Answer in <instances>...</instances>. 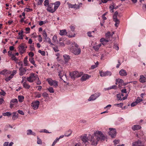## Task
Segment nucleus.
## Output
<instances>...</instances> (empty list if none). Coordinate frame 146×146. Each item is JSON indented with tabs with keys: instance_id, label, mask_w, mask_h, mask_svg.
<instances>
[{
	"instance_id": "1",
	"label": "nucleus",
	"mask_w": 146,
	"mask_h": 146,
	"mask_svg": "<svg viewBox=\"0 0 146 146\" xmlns=\"http://www.w3.org/2000/svg\"><path fill=\"white\" fill-rule=\"evenodd\" d=\"M89 141H90L91 145L95 146L97 144L99 141L96 136H95L94 133L92 135H91L89 134Z\"/></svg>"
},
{
	"instance_id": "2",
	"label": "nucleus",
	"mask_w": 146,
	"mask_h": 146,
	"mask_svg": "<svg viewBox=\"0 0 146 146\" xmlns=\"http://www.w3.org/2000/svg\"><path fill=\"white\" fill-rule=\"evenodd\" d=\"M94 133L95 136H96L98 141H102L105 139V137L102 134L101 131H96Z\"/></svg>"
},
{
	"instance_id": "3",
	"label": "nucleus",
	"mask_w": 146,
	"mask_h": 146,
	"mask_svg": "<svg viewBox=\"0 0 146 146\" xmlns=\"http://www.w3.org/2000/svg\"><path fill=\"white\" fill-rule=\"evenodd\" d=\"M37 78L39 80L37 75L32 73L30 74L29 76L27 78V80L28 82H32L36 80Z\"/></svg>"
},
{
	"instance_id": "4",
	"label": "nucleus",
	"mask_w": 146,
	"mask_h": 146,
	"mask_svg": "<svg viewBox=\"0 0 146 146\" xmlns=\"http://www.w3.org/2000/svg\"><path fill=\"white\" fill-rule=\"evenodd\" d=\"M83 74V72H79L78 71H74L70 73V75L71 78L72 79L76 78H78L82 76Z\"/></svg>"
},
{
	"instance_id": "5",
	"label": "nucleus",
	"mask_w": 146,
	"mask_h": 146,
	"mask_svg": "<svg viewBox=\"0 0 146 146\" xmlns=\"http://www.w3.org/2000/svg\"><path fill=\"white\" fill-rule=\"evenodd\" d=\"M100 95L101 94L100 93H96L92 94L88 100L89 101H94L99 97Z\"/></svg>"
},
{
	"instance_id": "6",
	"label": "nucleus",
	"mask_w": 146,
	"mask_h": 146,
	"mask_svg": "<svg viewBox=\"0 0 146 146\" xmlns=\"http://www.w3.org/2000/svg\"><path fill=\"white\" fill-rule=\"evenodd\" d=\"M109 129L110 130V131L108 133L109 135L112 138L115 137L116 136V133L115 129L112 128H109Z\"/></svg>"
},
{
	"instance_id": "7",
	"label": "nucleus",
	"mask_w": 146,
	"mask_h": 146,
	"mask_svg": "<svg viewBox=\"0 0 146 146\" xmlns=\"http://www.w3.org/2000/svg\"><path fill=\"white\" fill-rule=\"evenodd\" d=\"M47 81L49 84L51 86H53L55 87L58 86V82L55 80H53L50 78L47 79Z\"/></svg>"
},
{
	"instance_id": "8",
	"label": "nucleus",
	"mask_w": 146,
	"mask_h": 146,
	"mask_svg": "<svg viewBox=\"0 0 146 146\" xmlns=\"http://www.w3.org/2000/svg\"><path fill=\"white\" fill-rule=\"evenodd\" d=\"M40 102L38 101H36L32 102L31 104V106L34 110L37 109L39 107Z\"/></svg>"
},
{
	"instance_id": "9",
	"label": "nucleus",
	"mask_w": 146,
	"mask_h": 146,
	"mask_svg": "<svg viewBox=\"0 0 146 146\" xmlns=\"http://www.w3.org/2000/svg\"><path fill=\"white\" fill-rule=\"evenodd\" d=\"M19 70V75L20 76H22L25 73L26 71V68L20 67Z\"/></svg>"
},
{
	"instance_id": "10",
	"label": "nucleus",
	"mask_w": 146,
	"mask_h": 146,
	"mask_svg": "<svg viewBox=\"0 0 146 146\" xmlns=\"http://www.w3.org/2000/svg\"><path fill=\"white\" fill-rule=\"evenodd\" d=\"M132 146H144V145L142 143L141 141L138 140L137 141L132 143Z\"/></svg>"
},
{
	"instance_id": "11",
	"label": "nucleus",
	"mask_w": 146,
	"mask_h": 146,
	"mask_svg": "<svg viewBox=\"0 0 146 146\" xmlns=\"http://www.w3.org/2000/svg\"><path fill=\"white\" fill-rule=\"evenodd\" d=\"M111 75V72L108 71H107L105 72H100V76L102 77L106 76H110Z\"/></svg>"
},
{
	"instance_id": "12",
	"label": "nucleus",
	"mask_w": 146,
	"mask_h": 146,
	"mask_svg": "<svg viewBox=\"0 0 146 146\" xmlns=\"http://www.w3.org/2000/svg\"><path fill=\"white\" fill-rule=\"evenodd\" d=\"M72 52L75 55H78L81 52V49L80 48H73L72 50Z\"/></svg>"
},
{
	"instance_id": "13",
	"label": "nucleus",
	"mask_w": 146,
	"mask_h": 146,
	"mask_svg": "<svg viewBox=\"0 0 146 146\" xmlns=\"http://www.w3.org/2000/svg\"><path fill=\"white\" fill-rule=\"evenodd\" d=\"M91 77V76L88 74H83L81 78V80L82 81H84L88 79Z\"/></svg>"
},
{
	"instance_id": "14",
	"label": "nucleus",
	"mask_w": 146,
	"mask_h": 146,
	"mask_svg": "<svg viewBox=\"0 0 146 146\" xmlns=\"http://www.w3.org/2000/svg\"><path fill=\"white\" fill-rule=\"evenodd\" d=\"M89 134L87 136L86 134L84 135L83 136L82 138V141L85 143L87 142L88 141H89Z\"/></svg>"
},
{
	"instance_id": "15",
	"label": "nucleus",
	"mask_w": 146,
	"mask_h": 146,
	"mask_svg": "<svg viewBox=\"0 0 146 146\" xmlns=\"http://www.w3.org/2000/svg\"><path fill=\"white\" fill-rule=\"evenodd\" d=\"M128 96L127 94H126V95L123 98H121V95H120V94H118L117 95V100H124L125 99H126L127 98Z\"/></svg>"
},
{
	"instance_id": "16",
	"label": "nucleus",
	"mask_w": 146,
	"mask_h": 146,
	"mask_svg": "<svg viewBox=\"0 0 146 146\" xmlns=\"http://www.w3.org/2000/svg\"><path fill=\"white\" fill-rule=\"evenodd\" d=\"M53 5V4H50L47 7V8L46 10L50 13H53L54 12L53 9L52 7Z\"/></svg>"
},
{
	"instance_id": "17",
	"label": "nucleus",
	"mask_w": 146,
	"mask_h": 146,
	"mask_svg": "<svg viewBox=\"0 0 146 146\" xmlns=\"http://www.w3.org/2000/svg\"><path fill=\"white\" fill-rule=\"evenodd\" d=\"M119 74L122 76H125L127 75L126 70L124 69L121 70L119 72Z\"/></svg>"
},
{
	"instance_id": "18",
	"label": "nucleus",
	"mask_w": 146,
	"mask_h": 146,
	"mask_svg": "<svg viewBox=\"0 0 146 146\" xmlns=\"http://www.w3.org/2000/svg\"><path fill=\"white\" fill-rule=\"evenodd\" d=\"M68 6L70 8H74L76 9H77L80 8V6L77 5L76 4L72 5L71 4H69Z\"/></svg>"
},
{
	"instance_id": "19",
	"label": "nucleus",
	"mask_w": 146,
	"mask_h": 146,
	"mask_svg": "<svg viewBox=\"0 0 146 146\" xmlns=\"http://www.w3.org/2000/svg\"><path fill=\"white\" fill-rule=\"evenodd\" d=\"M25 44L23 43H21L19 45V50H26V49L25 48Z\"/></svg>"
},
{
	"instance_id": "20",
	"label": "nucleus",
	"mask_w": 146,
	"mask_h": 146,
	"mask_svg": "<svg viewBox=\"0 0 146 146\" xmlns=\"http://www.w3.org/2000/svg\"><path fill=\"white\" fill-rule=\"evenodd\" d=\"M114 34V32H113L111 33L110 32L108 31L106 34L105 35L107 38H110V37H111Z\"/></svg>"
},
{
	"instance_id": "21",
	"label": "nucleus",
	"mask_w": 146,
	"mask_h": 146,
	"mask_svg": "<svg viewBox=\"0 0 146 146\" xmlns=\"http://www.w3.org/2000/svg\"><path fill=\"white\" fill-rule=\"evenodd\" d=\"M146 77L143 75H141L140 76L139 81L142 83H144L146 82Z\"/></svg>"
},
{
	"instance_id": "22",
	"label": "nucleus",
	"mask_w": 146,
	"mask_h": 146,
	"mask_svg": "<svg viewBox=\"0 0 146 146\" xmlns=\"http://www.w3.org/2000/svg\"><path fill=\"white\" fill-rule=\"evenodd\" d=\"M63 57L64 58V60H65V63H67L70 59V57L68 55L64 54L63 55Z\"/></svg>"
},
{
	"instance_id": "23",
	"label": "nucleus",
	"mask_w": 146,
	"mask_h": 146,
	"mask_svg": "<svg viewBox=\"0 0 146 146\" xmlns=\"http://www.w3.org/2000/svg\"><path fill=\"white\" fill-rule=\"evenodd\" d=\"M141 127L138 125H134L132 127V129L133 131L140 129Z\"/></svg>"
},
{
	"instance_id": "24",
	"label": "nucleus",
	"mask_w": 146,
	"mask_h": 146,
	"mask_svg": "<svg viewBox=\"0 0 146 146\" xmlns=\"http://www.w3.org/2000/svg\"><path fill=\"white\" fill-rule=\"evenodd\" d=\"M60 31L59 34L61 36L66 35L67 34V32L65 29L60 30Z\"/></svg>"
},
{
	"instance_id": "25",
	"label": "nucleus",
	"mask_w": 146,
	"mask_h": 146,
	"mask_svg": "<svg viewBox=\"0 0 146 146\" xmlns=\"http://www.w3.org/2000/svg\"><path fill=\"white\" fill-rule=\"evenodd\" d=\"M23 86L25 89H29L30 87V86L26 82L23 83Z\"/></svg>"
},
{
	"instance_id": "26",
	"label": "nucleus",
	"mask_w": 146,
	"mask_h": 146,
	"mask_svg": "<svg viewBox=\"0 0 146 146\" xmlns=\"http://www.w3.org/2000/svg\"><path fill=\"white\" fill-rule=\"evenodd\" d=\"M120 83L121 84H124L123 81V80L121 79H118L116 80V84H118Z\"/></svg>"
},
{
	"instance_id": "27",
	"label": "nucleus",
	"mask_w": 146,
	"mask_h": 146,
	"mask_svg": "<svg viewBox=\"0 0 146 146\" xmlns=\"http://www.w3.org/2000/svg\"><path fill=\"white\" fill-rule=\"evenodd\" d=\"M29 61L30 62L31 64H33L35 67L37 65L35 63V61L34 60V58H33V57L30 58H29Z\"/></svg>"
},
{
	"instance_id": "28",
	"label": "nucleus",
	"mask_w": 146,
	"mask_h": 146,
	"mask_svg": "<svg viewBox=\"0 0 146 146\" xmlns=\"http://www.w3.org/2000/svg\"><path fill=\"white\" fill-rule=\"evenodd\" d=\"M72 133V131L70 129H69L68 130L66 131L65 133V136L66 137H68L70 136Z\"/></svg>"
},
{
	"instance_id": "29",
	"label": "nucleus",
	"mask_w": 146,
	"mask_h": 146,
	"mask_svg": "<svg viewBox=\"0 0 146 146\" xmlns=\"http://www.w3.org/2000/svg\"><path fill=\"white\" fill-rule=\"evenodd\" d=\"M13 115L12 116V119L13 120H15L18 118V114L16 112H13Z\"/></svg>"
},
{
	"instance_id": "30",
	"label": "nucleus",
	"mask_w": 146,
	"mask_h": 146,
	"mask_svg": "<svg viewBox=\"0 0 146 146\" xmlns=\"http://www.w3.org/2000/svg\"><path fill=\"white\" fill-rule=\"evenodd\" d=\"M3 115L4 116L9 117L11 115V113L10 112H7L3 113Z\"/></svg>"
},
{
	"instance_id": "31",
	"label": "nucleus",
	"mask_w": 146,
	"mask_h": 146,
	"mask_svg": "<svg viewBox=\"0 0 146 146\" xmlns=\"http://www.w3.org/2000/svg\"><path fill=\"white\" fill-rule=\"evenodd\" d=\"M18 99L19 102H21L23 101L24 100V97L23 96H18Z\"/></svg>"
},
{
	"instance_id": "32",
	"label": "nucleus",
	"mask_w": 146,
	"mask_h": 146,
	"mask_svg": "<svg viewBox=\"0 0 146 146\" xmlns=\"http://www.w3.org/2000/svg\"><path fill=\"white\" fill-rule=\"evenodd\" d=\"M11 58L12 60L15 61H16L18 60V59L15 57V55L14 54L11 56Z\"/></svg>"
},
{
	"instance_id": "33",
	"label": "nucleus",
	"mask_w": 146,
	"mask_h": 146,
	"mask_svg": "<svg viewBox=\"0 0 146 146\" xmlns=\"http://www.w3.org/2000/svg\"><path fill=\"white\" fill-rule=\"evenodd\" d=\"M13 76L12 75H11L9 77H7L5 79V80L6 82H8L10 80L13 78Z\"/></svg>"
},
{
	"instance_id": "34",
	"label": "nucleus",
	"mask_w": 146,
	"mask_h": 146,
	"mask_svg": "<svg viewBox=\"0 0 146 146\" xmlns=\"http://www.w3.org/2000/svg\"><path fill=\"white\" fill-rule=\"evenodd\" d=\"M47 90H48L50 93H54V92L53 88L51 87H49V88H47Z\"/></svg>"
},
{
	"instance_id": "35",
	"label": "nucleus",
	"mask_w": 146,
	"mask_h": 146,
	"mask_svg": "<svg viewBox=\"0 0 146 146\" xmlns=\"http://www.w3.org/2000/svg\"><path fill=\"white\" fill-rule=\"evenodd\" d=\"M98 62H97L95 64L92 65L91 67V69H94L95 68H96L97 67L98 65Z\"/></svg>"
},
{
	"instance_id": "36",
	"label": "nucleus",
	"mask_w": 146,
	"mask_h": 146,
	"mask_svg": "<svg viewBox=\"0 0 146 146\" xmlns=\"http://www.w3.org/2000/svg\"><path fill=\"white\" fill-rule=\"evenodd\" d=\"M114 5H110L109 7L110 12L111 13H113L114 12V11L113 10L114 8Z\"/></svg>"
},
{
	"instance_id": "37",
	"label": "nucleus",
	"mask_w": 146,
	"mask_h": 146,
	"mask_svg": "<svg viewBox=\"0 0 146 146\" xmlns=\"http://www.w3.org/2000/svg\"><path fill=\"white\" fill-rule=\"evenodd\" d=\"M44 5L46 7H47L49 5V1L48 0H45L44 1Z\"/></svg>"
},
{
	"instance_id": "38",
	"label": "nucleus",
	"mask_w": 146,
	"mask_h": 146,
	"mask_svg": "<svg viewBox=\"0 0 146 146\" xmlns=\"http://www.w3.org/2000/svg\"><path fill=\"white\" fill-rule=\"evenodd\" d=\"M43 36L44 37V38L45 39H46L47 37V34L46 33V31L45 30H44L43 31V33L42 34Z\"/></svg>"
},
{
	"instance_id": "39",
	"label": "nucleus",
	"mask_w": 146,
	"mask_h": 146,
	"mask_svg": "<svg viewBox=\"0 0 146 146\" xmlns=\"http://www.w3.org/2000/svg\"><path fill=\"white\" fill-rule=\"evenodd\" d=\"M123 105V103H120L119 104H114L115 106L120 107V108L122 107Z\"/></svg>"
},
{
	"instance_id": "40",
	"label": "nucleus",
	"mask_w": 146,
	"mask_h": 146,
	"mask_svg": "<svg viewBox=\"0 0 146 146\" xmlns=\"http://www.w3.org/2000/svg\"><path fill=\"white\" fill-rule=\"evenodd\" d=\"M113 48L116 50H118L119 49L118 44H114L113 46Z\"/></svg>"
},
{
	"instance_id": "41",
	"label": "nucleus",
	"mask_w": 146,
	"mask_h": 146,
	"mask_svg": "<svg viewBox=\"0 0 146 146\" xmlns=\"http://www.w3.org/2000/svg\"><path fill=\"white\" fill-rule=\"evenodd\" d=\"M116 86L115 85H113L112 86H110V87L108 88L107 90H110L111 89H115L116 88Z\"/></svg>"
},
{
	"instance_id": "42",
	"label": "nucleus",
	"mask_w": 146,
	"mask_h": 146,
	"mask_svg": "<svg viewBox=\"0 0 146 146\" xmlns=\"http://www.w3.org/2000/svg\"><path fill=\"white\" fill-rule=\"evenodd\" d=\"M143 101L142 98L140 99L139 97H138L136 100V102L138 104Z\"/></svg>"
},
{
	"instance_id": "43",
	"label": "nucleus",
	"mask_w": 146,
	"mask_h": 146,
	"mask_svg": "<svg viewBox=\"0 0 146 146\" xmlns=\"http://www.w3.org/2000/svg\"><path fill=\"white\" fill-rule=\"evenodd\" d=\"M118 15V12L117 11H116L113 15V19L117 18V16Z\"/></svg>"
},
{
	"instance_id": "44",
	"label": "nucleus",
	"mask_w": 146,
	"mask_h": 146,
	"mask_svg": "<svg viewBox=\"0 0 146 146\" xmlns=\"http://www.w3.org/2000/svg\"><path fill=\"white\" fill-rule=\"evenodd\" d=\"M38 52L40 53L42 55L45 56V52L44 51H42L41 50H39Z\"/></svg>"
},
{
	"instance_id": "45",
	"label": "nucleus",
	"mask_w": 146,
	"mask_h": 146,
	"mask_svg": "<svg viewBox=\"0 0 146 146\" xmlns=\"http://www.w3.org/2000/svg\"><path fill=\"white\" fill-rule=\"evenodd\" d=\"M42 96L44 97H48L49 95L46 92H44L42 94Z\"/></svg>"
},
{
	"instance_id": "46",
	"label": "nucleus",
	"mask_w": 146,
	"mask_h": 146,
	"mask_svg": "<svg viewBox=\"0 0 146 146\" xmlns=\"http://www.w3.org/2000/svg\"><path fill=\"white\" fill-rule=\"evenodd\" d=\"M28 62L27 60H24V63L25 66H29V64L28 63Z\"/></svg>"
},
{
	"instance_id": "47",
	"label": "nucleus",
	"mask_w": 146,
	"mask_h": 146,
	"mask_svg": "<svg viewBox=\"0 0 146 146\" xmlns=\"http://www.w3.org/2000/svg\"><path fill=\"white\" fill-rule=\"evenodd\" d=\"M37 143L38 144L41 145L42 144L41 140L40 139H39L38 137H37Z\"/></svg>"
},
{
	"instance_id": "48",
	"label": "nucleus",
	"mask_w": 146,
	"mask_h": 146,
	"mask_svg": "<svg viewBox=\"0 0 146 146\" xmlns=\"http://www.w3.org/2000/svg\"><path fill=\"white\" fill-rule=\"evenodd\" d=\"M18 101L17 99H13L11 100L10 103H17Z\"/></svg>"
},
{
	"instance_id": "49",
	"label": "nucleus",
	"mask_w": 146,
	"mask_h": 146,
	"mask_svg": "<svg viewBox=\"0 0 146 146\" xmlns=\"http://www.w3.org/2000/svg\"><path fill=\"white\" fill-rule=\"evenodd\" d=\"M46 39L48 40L47 42L49 44L52 45H54V44L51 42V40L49 38L47 37Z\"/></svg>"
},
{
	"instance_id": "50",
	"label": "nucleus",
	"mask_w": 146,
	"mask_h": 146,
	"mask_svg": "<svg viewBox=\"0 0 146 146\" xmlns=\"http://www.w3.org/2000/svg\"><path fill=\"white\" fill-rule=\"evenodd\" d=\"M46 23V21H41L39 22V25L40 26H42L43 25Z\"/></svg>"
},
{
	"instance_id": "51",
	"label": "nucleus",
	"mask_w": 146,
	"mask_h": 146,
	"mask_svg": "<svg viewBox=\"0 0 146 146\" xmlns=\"http://www.w3.org/2000/svg\"><path fill=\"white\" fill-rule=\"evenodd\" d=\"M40 132H44L46 133H50L51 132H50L46 129H44L42 130V131H40Z\"/></svg>"
},
{
	"instance_id": "52",
	"label": "nucleus",
	"mask_w": 146,
	"mask_h": 146,
	"mask_svg": "<svg viewBox=\"0 0 146 146\" xmlns=\"http://www.w3.org/2000/svg\"><path fill=\"white\" fill-rule=\"evenodd\" d=\"M7 70H2L0 72V74L2 75H4L5 73L7 71Z\"/></svg>"
},
{
	"instance_id": "53",
	"label": "nucleus",
	"mask_w": 146,
	"mask_h": 146,
	"mask_svg": "<svg viewBox=\"0 0 146 146\" xmlns=\"http://www.w3.org/2000/svg\"><path fill=\"white\" fill-rule=\"evenodd\" d=\"M93 48L96 51H98L99 49V48L97 46V45L93 46Z\"/></svg>"
},
{
	"instance_id": "54",
	"label": "nucleus",
	"mask_w": 146,
	"mask_h": 146,
	"mask_svg": "<svg viewBox=\"0 0 146 146\" xmlns=\"http://www.w3.org/2000/svg\"><path fill=\"white\" fill-rule=\"evenodd\" d=\"M37 4L38 5H41L43 1V0H38Z\"/></svg>"
},
{
	"instance_id": "55",
	"label": "nucleus",
	"mask_w": 146,
	"mask_h": 146,
	"mask_svg": "<svg viewBox=\"0 0 146 146\" xmlns=\"http://www.w3.org/2000/svg\"><path fill=\"white\" fill-rule=\"evenodd\" d=\"M52 40L54 42H56L57 40V36H56L54 35L52 38Z\"/></svg>"
},
{
	"instance_id": "56",
	"label": "nucleus",
	"mask_w": 146,
	"mask_h": 146,
	"mask_svg": "<svg viewBox=\"0 0 146 146\" xmlns=\"http://www.w3.org/2000/svg\"><path fill=\"white\" fill-rule=\"evenodd\" d=\"M119 140H115L113 141V142L115 145H116L119 143Z\"/></svg>"
},
{
	"instance_id": "57",
	"label": "nucleus",
	"mask_w": 146,
	"mask_h": 146,
	"mask_svg": "<svg viewBox=\"0 0 146 146\" xmlns=\"http://www.w3.org/2000/svg\"><path fill=\"white\" fill-rule=\"evenodd\" d=\"M53 49L55 52H57L59 51V50L58 49V47L56 46L55 47H52Z\"/></svg>"
},
{
	"instance_id": "58",
	"label": "nucleus",
	"mask_w": 146,
	"mask_h": 146,
	"mask_svg": "<svg viewBox=\"0 0 146 146\" xmlns=\"http://www.w3.org/2000/svg\"><path fill=\"white\" fill-rule=\"evenodd\" d=\"M32 131L31 129H29L27 131V135H31Z\"/></svg>"
},
{
	"instance_id": "59",
	"label": "nucleus",
	"mask_w": 146,
	"mask_h": 146,
	"mask_svg": "<svg viewBox=\"0 0 146 146\" xmlns=\"http://www.w3.org/2000/svg\"><path fill=\"white\" fill-rule=\"evenodd\" d=\"M113 19V21L115 22V23H116L118 24H119V21L117 18Z\"/></svg>"
},
{
	"instance_id": "60",
	"label": "nucleus",
	"mask_w": 146,
	"mask_h": 146,
	"mask_svg": "<svg viewBox=\"0 0 146 146\" xmlns=\"http://www.w3.org/2000/svg\"><path fill=\"white\" fill-rule=\"evenodd\" d=\"M137 104V103L135 101V102H134L131 103V107H134L136 106Z\"/></svg>"
},
{
	"instance_id": "61",
	"label": "nucleus",
	"mask_w": 146,
	"mask_h": 146,
	"mask_svg": "<svg viewBox=\"0 0 146 146\" xmlns=\"http://www.w3.org/2000/svg\"><path fill=\"white\" fill-rule=\"evenodd\" d=\"M6 94L5 92L3 90H2L1 92H0V95L3 96H5Z\"/></svg>"
},
{
	"instance_id": "62",
	"label": "nucleus",
	"mask_w": 146,
	"mask_h": 146,
	"mask_svg": "<svg viewBox=\"0 0 146 146\" xmlns=\"http://www.w3.org/2000/svg\"><path fill=\"white\" fill-rule=\"evenodd\" d=\"M29 56L32 57L34 56V54L32 52H30L29 53Z\"/></svg>"
},
{
	"instance_id": "63",
	"label": "nucleus",
	"mask_w": 146,
	"mask_h": 146,
	"mask_svg": "<svg viewBox=\"0 0 146 146\" xmlns=\"http://www.w3.org/2000/svg\"><path fill=\"white\" fill-rule=\"evenodd\" d=\"M25 10L27 12L31 11H32V9H29V8H26Z\"/></svg>"
},
{
	"instance_id": "64",
	"label": "nucleus",
	"mask_w": 146,
	"mask_h": 146,
	"mask_svg": "<svg viewBox=\"0 0 146 146\" xmlns=\"http://www.w3.org/2000/svg\"><path fill=\"white\" fill-rule=\"evenodd\" d=\"M18 112L19 113L22 115H24V112L22 110H19L18 111Z\"/></svg>"
}]
</instances>
